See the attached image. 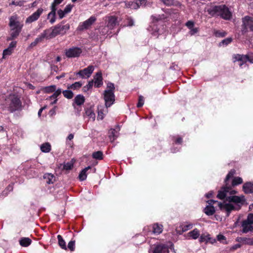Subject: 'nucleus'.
Here are the masks:
<instances>
[{
    "label": "nucleus",
    "instance_id": "obj_1",
    "mask_svg": "<svg viewBox=\"0 0 253 253\" xmlns=\"http://www.w3.org/2000/svg\"><path fill=\"white\" fill-rule=\"evenodd\" d=\"M9 26L10 27V34L7 37V41H12L17 38L22 31L23 24L20 23L17 16H12L9 18Z\"/></svg>",
    "mask_w": 253,
    "mask_h": 253
},
{
    "label": "nucleus",
    "instance_id": "obj_2",
    "mask_svg": "<svg viewBox=\"0 0 253 253\" xmlns=\"http://www.w3.org/2000/svg\"><path fill=\"white\" fill-rule=\"evenodd\" d=\"M210 14L212 16H220L225 20H229L232 17V13L225 5L214 6L212 8L208 10Z\"/></svg>",
    "mask_w": 253,
    "mask_h": 253
},
{
    "label": "nucleus",
    "instance_id": "obj_3",
    "mask_svg": "<svg viewBox=\"0 0 253 253\" xmlns=\"http://www.w3.org/2000/svg\"><path fill=\"white\" fill-rule=\"evenodd\" d=\"M69 29V24L66 23V21L63 20L59 24L49 29H51V31L48 33V37L52 39L58 35H64Z\"/></svg>",
    "mask_w": 253,
    "mask_h": 253
},
{
    "label": "nucleus",
    "instance_id": "obj_4",
    "mask_svg": "<svg viewBox=\"0 0 253 253\" xmlns=\"http://www.w3.org/2000/svg\"><path fill=\"white\" fill-rule=\"evenodd\" d=\"M6 106L11 113L21 110V102L15 95H10L6 100Z\"/></svg>",
    "mask_w": 253,
    "mask_h": 253
},
{
    "label": "nucleus",
    "instance_id": "obj_5",
    "mask_svg": "<svg viewBox=\"0 0 253 253\" xmlns=\"http://www.w3.org/2000/svg\"><path fill=\"white\" fill-rule=\"evenodd\" d=\"M242 25L241 31L243 34H245L248 31V29L253 32V19L246 16L242 18Z\"/></svg>",
    "mask_w": 253,
    "mask_h": 253
},
{
    "label": "nucleus",
    "instance_id": "obj_6",
    "mask_svg": "<svg viewBox=\"0 0 253 253\" xmlns=\"http://www.w3.org/2000/svg\"><path fill=\"white\" fill-rule=\"evenodd\" d=\"M104 99L105 102V106L106 108L110 107L115 101L114 92L111 90H105L104 91Z\"/></svg>",
    "mask_w": 253,
    "mask_h": 253
},
{
    "label": "nucleus",
    "instance_id": "obj_7",
    "mask_svg": "<svg viewBox=\"0 0 253 253\" xmlns=\"http://www.w3.org/2000/svg\"><path fill=\"white\" fill-rule=\"evenodd\" d=\"M82 49L78 47H72L65 50V54L68 58H76L80 56Z\"/></svg>",
    "mask_w": 253,
    "mask_h": 253
},
{
    "label": "nucleus",
    "instance_id": "obj_8",
    "mask_svg": "<svg viewBox=\"0 0 253 253\" xmlns=\"http://www.w3.org/2000/svg\"><path fill=\"white\" fill-rule=\"evenodd\" d=\"M96 20V18L95 17L91 16L89 19L81 23L78 27L77 30L83 31L88 29Z\"/></svg>",
    "mask_w": 253,
    "mask_h": 253
},
{
    "label": "nucleus",
    "instance_id": "obj_9",
    "mask_svg": "<svg viewBox=\"0 0 253 253\" xmlns=\"http://www.w3.org/2000/svg\"><path fill=\"white\" fill-rule=\"evenodd\" d=\"M218 206L221 211H226V216H229L231 211L235 210V206L231 204L226 203L225 202L218 203Z\"/></svg>",
    "mask_w": 253,
    "mask_h": 253
},
{
    "label": "nucleus",
    "instance_id": "obj_10",
    "mask_svg": "<svg viewBox=\"0 0 253 253\" xmlns=\"http://www.w3.org/2000/svg\"><path fill=\"white\" fill-rule=\"evenodd\" d=\"M232 188V186L230 185H227L225 184V185L222 186L221 189L218 191V194L216 197L220 200L225 199L229 190Z\"/></svg>",
    "mask_w": 253,
    "mask_h": 253
},
{
    "label": "nucleus",
    "instance_id": "obj_11",
    "mask_svg": "<svg viewBox=\"0 0 253 253\" xmlns=\"http://www.w3.org/2000/svg\"><path fill=\"white\" fill-rule=\"evenodd\" d=\"M43 10V9L42 8H39L35 12L26 19V23H30L38 20L42 13Z\"/></svg>",
    "mask_w": 253,
    "mask_h": 253
},
{
    "label": "nucleus",
    "instance_id": "obj_12",
    "mask_svg": "<svg viewBox=\"0 0 253 253\" xmlns=\"http://www.w3.org/2000/svg\"><path fill=\"white\" fill-rule=\"evenodd\" d=\"M94 66L90 65L87 68L84 69L83 70H80L77 75H80L81 77L84 78V76H87V78L89 77L91 74L92 73L94 70Z\"/></svg>",
    "mask_w": 253,
    "mask_h": 253
},
{
    "label": "nucleus",
    "instance_id": "obj_13",
    "mask_svg": "<svg viewBox=\"0 0 253 253\" xmlns=\"http://www.w3.org/2000/svg\"><path fill=\"white\" fill-rule=\"evenodd\" d=\"M118 24L117 18L115 16H110L108 17L107 27L109 29H113Z\"/></svg>",
    "mask_w": 253,
    "mask_h": 253
},
{
    "label": "nucleus",
    "instance_id": "obj_14",
    "mask_svg": "<svg viewBox=\"0 0 253 253\" xmlns=\"http://www.w3.org/2000/svg\"><path fill=\"white\" fill-rule=\"evenodd\" d=\"M93 82L94 85L96 87H99L103 84V78L101 72H98L94 76Z\"/></svg>",
    "mask_w": 253,
    "mask_h": 253
},
{
    "label": "nucleus",
    "instance_id": "obj_15",
    "mask_svg": "<svg viewBox=\"0 0 253 253\" xmlns=\"http://www.w3.org/2000/svg\"><path fill=\"white\" fill-rule=\"evenodd\" d=\"M51 31V29H46L45 30L43 33H42L41 35H40L38 38H37L34 41L36 44H38L39 42H42L44 38L46 39H50V38L48 37V33Z\"/></svg>",
    "mask_w": 253,
    "mask_h": 253
},
{
    "label": "nucleus",
    "instance_id": "obj_16",
    "mask_svg": "<svg viewBox=\"0 0 253 253\" xmlns=\"http://www.w3.org/2000/svg\"><path fill=\"white\" fill-rule=\"evenodd\" d=\"M169 252L168 247L165 245H157L153 251L154 253H169Z\"/></svg>",
    "mask_w": 253,
    "mask_h": 253
},
{
    "label": "nucleus",
    "instance_id": "obj_17",
    "mask_svg": "<svg viewBox=\"0 0 253 253\" xmlns=\"http://www.w3.org/2000/svg\"><path fill=\"white\" fill-rule=\"evenodd\" d=\"M243 189L246 194L253 193V183L248 182L243 186Z\"/></svg>",
    "mask_w": 253,
    "mask_h": 253
},
{
    "label": "nucleus",
    "instance_id": "obj_18",
    "mask_svg": "<svg viewBox=\"0 0 253 253\" xmlns=\"http://www.w3.org/2000/svg\"><path fill=\"white\" fill-rule=\"evenodd\" d=\"M74 103L78 106L83 104L85 101L84 97L81 94L77 95L74 99Z\"/></svg>",
    "mask_w": 253,
    "mask_h": 253
},
{
    "label": "nucleus",
    "instance_id": "obj_19",
    "mask_svg": "<svg viewBox=\"0 0 253 253\" xmlns=\"http://www.w3.org/2000/svg\"><path fill=\"white\" fill-rule=\"evenodd\" d=\"M88 169H91V167L88 166L83 169L80 173L79 178L80 180L84 181L86 179L87 177L86 172Z\"/></svg>",
    "mask_w": 253,
    "mask_h": 253
},
{
    "label": "nucleus",
    "instance_id": "obj_20",
    "mask_svg": "<svg viewBox=\"0 0 253 253\" xmlns=\"http://www.w3.org/2000/svg\"><path fill=\"white\" fill-rule=\"evenodd\" d=\"M32 241L29 238H22L19 241L20 245L22 247H28L31 244Z\"/></svg>",
    "mask_w": 253,
    "mask_h": 253
},
{
    "label": "nucleus",
    "instance_id": "obj_21",
    "mask_svg": "<svg viewBox=\"0 0 253 253\" xmlns=\"http://www.w3.org/2000/svg\"><path fill=\"white\" fill-rule=\"evenodd\" d=\"M250 224L247 222L243 220L242 223V226L243 227L242 232L246 233L250 231H252L251 228H253L252 226H249Z\"/></svg>",
    "mask_w": 253,
    "mask_h": 253
},
{
    "label": "nucleus",
    "instance_id": "obj_22",
    "mask_svg": "<svg viewBox=\"0 0 253 253\" xmlns=\"http://www.w3.org/2000/svg\"><path fill=\"white\" fill-rule=\"evenodd\" d=\"M41 150L44 153H48L51 150V146L48 142L42 144L41 146Z\"/></svg>",
    "mask_w": 253,
    "mask_h": 253
},
{
    "label": "nucleus",
    "instance_id": "obj_23",
    "mask_svg": "<svg viewBox=\"0 0 253 253\" xmlns=\"http://www.w3.org/2000/svg\"><path fill=\"white\" fill-rule=\"evenodd\" d=\"M57 239H58V244H59V246L62 249L66 250H67V247H66V243H65V241L63 240L62 237L61 235H58L57 236Z\"/></svg>",
    "mask_w": 253,
    "mask_h": 253
},
{
    "label": "nucleus",
    "instance_id": "obj_24",
    "mask_svg": "<svg viewBox=\"0 0 253 253\" xmlns=\"http://www.w3.org/2000/svg\"><path fill=\"white\" fill-rule=\"evenodd\" d=\"M242 183H243V180L241 177H235L232 180V184L230 185L231 186H232V188L233 187H234L235 186L240 184Z\"/></svg>",
    "mask_w": 253,
    "mask_h": 253
},
{
    "label": "nucleus",
    "instance_id": "obj_25",
    "mask_svg": "<svg viewBox=\"0 0 253 253\" xmlns=\"http://www.w3.org/2000/svg\"><path fill=\"white\" fill-rule=\"evenodd\" d=\"M126 6L131 9H136L139 8V4L134 1L126 2Z\"/></svg>",
    "mask_w": 253,
    "mask_h": 253
},
{
    "label": "nucleus",
    "instance_id": "obj_26",
    "mask_svg": "<svg viewBox=\"0 0 253 253\" xmlns=\"http://www.w3.org/2000/svg\"><path fill=\"white\" fill-rule=\"evenodd\" d=\"M235 170L234 169H231L229 173L226 175V177L224 180V183L225 184L227 185H229L228 183V181L230 178L233 177L234 175L235 174Z\"/></svg>",
    "mask_w": 253,
    "mask_h": 253
},
{
    "label": "nucleus",
    "instance_id": "obj_27",
    "mask_svg": "<svg viewBox=\"0 0 253 253\" xmlns=\"http://www.w3.org/2000/svg\"><path fill=\"white\" fill-rule=\"evenodd\" d=\"M163 226L162 225H159L157 223L153 225V232L154 233L160 234L162 233Z\"/></svg>",
    "mask_w": 253,
    "mask_h": 253
},
{
    "label": "nucleus",
    "instance_id": "obj_28",
    "mask_svg": "<svg viewBox=\"0 0 253 253\" xmlns=\"http://www.w3.org/2000/svg\"><path fill=\"white\" fill-rule=\"evenodd\" d=\"M92 156L94 159L101 160L103 159V153L101 151H98L93 153Z\"/></svg>",
    "mask_w": 253,
    "mask_h": 253
},
{
    "label": "nucleus",
    "instance_id": "obj_29",
    "mask_svg": "<svg viewBox=\"0 0 253 253\" xmlns=\"http://www.w3.org/2000/svg\"><path fill=\"white\" fill-rule=\"evenodd\" d=\"M64 96L67 99H71L73 97L74 94L73 92L69 89L65 90L62 91Z\"/></svg>",
    "mask_w": 253,
    "mask_h": 253
},
{
    "label": "nucleus",
    "instance_id": "obj_30",
    "mask_svg": "<svg viewBox=\"0 0 253 253\" xmlns=\"http://www.w3.org/2000/svg\"><path fill=\"white\" fill-rule=\"evenodd\" d=\"M215 208L213 206L209 205L207 206V215H212L215 213Z\"/></svg>",
    "mask_w": 253,
    "mask_h": 253
},
{
    "label": "nucleus",
    "instance_id": "obj_31",
    "mask_svg": "<svg viewBox=\"0 0 253 253\" xmlns=\"http://www.w3.org/2000/svg\"><path fill=\"white\" fill-rule=\"evenodd\" d=\"M189 234L190 236L192 237L194 239H196L200 235L199 232L197 229H195L193 231H190Z\"/></svg>",
    "mask_w": 253,
    "mask_h": 253
},
{
    "label": "nucleus",
    "instance_id": "obj_32",
    "mask_svg": "<svg viewBox=\"0 0 253 253\" xmlns=\"http://www.w3.org/2000/svg\"><path fill=\"white\" fill-rule=\"evenodd\" d=\"M85 114L90 118L92 119L93 121L95 120V114L94 113V112L91 110V109L89 108L86 109L85 111Z\"/></svg>",
    "mask_w": 253,
    "mask_h": 253
},
{
    "label": "nucleus",
    "instance_id": "obj_33",
    "mask_svg": "<svg viewBox=\"0 0 253 253\" xmlns=\"http://www.w3.org/2000/svg\"><path fill=\"white\" fill-rule=\"evenodd\" d=\"M232 41V38H227L226 39H225L223 40L220 42L219 43V46H222V45H227L230 43H231Z\"/></svg>",
    "mask_w": 253,
    "mask_h": 253
},
{
    "label": "nucleus",
    "instance_id": "obj_34",
    "mask_svg": "<svg viewBox=\"0 0 253 253\" xmlns=\"http://www.w3.org/2000/svg\"><path fill=\"white\" fill-rule=\"evenodd\" d=\"M217 241L224 244H227L226 238L222 234H219L216 237Z\"/></svg>",
    "mask_w": 253,
    "mask_h": 253
},
{
    "label": "nucleus",
    "instance_id": "obj_35",
    "mask_svg": "<svg viewBox=\"0 0 253 253\" xmlns=\"http://www.w3.org/2000/svg\"><path fill=\"white\" fill-rule=\"evenodd\" d=\"M93 83H94L93 80L90 81L87 85L84 86V87L83 88V91L84 92H86L89 89L91 88L93 86Z\"/></svg>",
    "mask_w": 253,
    "mask_h": 253
},
{
    "label": "nucleus",
    "instance_id": "obj_36",
    "mask_svg": "<svg viewBox=\"0 0 253 253\" xmlns=\"http://www.w3.org/2000/svg\"><path fill=\"white\" fill-rule=\"evenodd\" d=\"M82 85V84L80 82H75L71 84V89L74 90L80 88Z\"/></svg>",
    "mask_w": 253,
    "mask_h": 253
},
{
    "label": "nucleus",
    "instance_id": "obj_37",
    "mask_svg": "<svg viewBox=\"0 0 253 253\" xmlns=\"http://www.w3.org/2000/svg\"><path fill=\"white\" fill-rule=\"evenodd\" d=\"M53 177H54L53 175L50 174V173H47L44 175V178H47L48 180L46 181L47 183L50 184V183H53V182L52 181V179H53Z\"/></svg>",
    "mask_w": 253,
    "mask_h": 253
},
{
    "label": "nucleus",
    "instance_id": "obj_38",
    "mask_svg": "<svg viewBox=\"0 0 253 253\" xmlns=\"http://www.w3.org/2000/svg\"><path fill=\"white\" fill-rule=\"evenodd\" d=\"M56 89V86L52 85L49 86H47L45 88V91L47 93H50L54 92Z\"/></svg>",
    "mask_w": 253,
    "mask_h": 253
},
{
    "label": "nucleus",
    "instance_id": "obj_39",
    "mask_svg": "<svg viewBox=\"0 0 253 253\" xmlns=\"http://www.w3.org/2000/svg\"><path fill=\"white\" fill-rule=\"evenodd\" d=\"M244 244L250 246H253V238L245 237Z\"/></svg>",
    "mask_w": 253,
    "mask_h": 253
},
{
    "label": "nucleus",
    "instance_id": "obj_40",
    "mask_svg": "<svg viewBox=\"0 0 253 253\" xmlns=\"http://www.w3.org/2000/svg\"><path fill=\"white\" fill-rule=\"evenodd\" d=\"M12 50L8 47L5 49L3 51V58H5L6 56L10 55L12 53Z\"/></svg>",
    "mask_w": 253,
    "mask_h": 253
},
{
    "label": "nucleus",
    "instance_id": "obj_41",
    "mask_svg": "<svg viewBox=\"0 0 253 253\" xmlns=\"http://www.w3.org/2000/svg\"><path fill=\"white\" fill-rule=\"evenodd\" d=\"M73 167V164L72 162H67L64 164L63 166V169L66 170H70Z\"/></svg>",
    "mask_w": 253,
    "mask_h": 253
},
{
    "label": "nucleus",
    "instance_id": "obj_42",
    "mask_svg": "<svg viewBox=\"0 0 253 253\" xmlns=\"http://www.w3.org/2000/svg\"><path fill=\"white\" fill-rule=\"evenodd\" d=\"M244 221L247 222L250 225L253 224V213H249L248 215L247 219Z\"/></svg>",
    "mask_w": 253,
    "mask_h": 253
},
{
    "label": "nucleus",
    "instance_id": "obj_43",
    "mask_svg": "<svg viewBox=\"0 0 253 253\" xmlns=\"http://www.w3.org/2000/svg\"><path fill=\"white\" fill-rule=\"evenodd\" d=\"M75 241H71L68 244V248L71 251H74L75 250Z\"/></svg>",
    "mask_w": 253,
    "mask_h": 253
},
{
    "label": "nucleus",
    "instance_id": "obj_44",
    "mask_svg": "<svg viewBox=\"0 0 253 253\" xmlns=\"http://www.w3.org/2000/svg\"><path fill=\"white\" fill-rule=\"evenodd\" d=\"M227 33L225 31H215L214 35L216 37H224L226 35Z\"/></svg>",
    "mask_w": 253,
    "mask_h": 253
},
{
    "label": "nucleus",
    "instance_id": "obj_45",
    "mask_svg": "<svg viewBox=\"0 0 253 253\" xmlns=\"http://www.w3.org/2000/svg\"><path fill=\"white\" fill-rule=\"evenodd\" d=\"M55 16L56 14H54V13L52 14L51 12H49L48 14L47 15V18L49 19L50 17L51 16V19L49 20V22L51 24H53L55 21Z\"/></svg>",
    "mask_w": 253,
    "mask_h": 253
},
{
    "label": "nucleus",
    "instance_id": "obj_46",
    "mask_svg": "<svg viewBox=\"0 0 253 253\" xmlns=\"http://www.w3.org/2000/svg\"><path fill=\"white\" fill-rule=\"evenodd\" d=\"M61 89H58L57 90L55 89L54 93L49 97L50 98H56L58 95H59L61 93Z\"/></svg>",
    "mask_w": 253,
    "mask_h": 253
},
{
    "label": "nucleus",
    "instance_id": "obj_47",
    "mask_svg": "<svg viewBox=\"0 0 253 253\" xmlns=\"http://www.w3.org/2000/svg\"><path fill=\"white\" fill-rule=\"evenodd\" d=\"M144 104V97L142 95L139 96L138 102L137 104V107L140 108Z\"/></svg>",
    "mask_w": 253,
    "mask_h": 253
},
{
    "label": "nucleus",
    "instance_id": "obj_48",
    "mask_svg": "<svg viewBox=\"0 0 253 253\" xmlns=\"http://www.w3.org/2000/svg\"><path fill=\"white\" fill-rule=\"evenodd\" d=\"M232 202L235 203H240L242 201L241 198L237 196H232Z\"/></svg>",
    "mask_w": 253,
    "mask_h": 253
},
{
    "label": "nucleus",
    "instance_id": "obj_49",
    "mask_svg": "<svg viewBox=\"0 0 253 253\" xmlns=\"http://www.w3.org/2000/svg\"><path fill=\"white\" fill-rule=\"evenodd\" d=\"M25 2H26V1H25V0H19L18 1H12V2L11 3H10V5L22 6L24 4V3Z\"/></svg>",
    "mask_w": 253,
    "mask_h": 253
},
{
    "label": "nucleus",
    "instance_id": "obj_50",
    "mask_svg": "<svg viewBox=\"0 0 253 253\" xmlns=\"http://www.w3.org/2000/svg\"><path fill=\"white\" fill-rule=\"evenodd\" d=\"M242 57L241 59V63L240 64V66H241L244 63H246L247 61V59H248V55H242Z\"/></svg>",
    "mask_w": 253,
    "mask_h": 253
},
{
    "label": "nucleus",
    "instance_id": "obj_51",
    "mask_svg": "<svg viewBox=\"0 0 253 253\" xmlns=\"http://www.w3.org/2000/svg\"><path fill=\"white\" fill-rule=\"evenodd\" d=\"M73 7V5L71 4L67 5L64 9V13H66V14L69 13L71 11Z\"/></svg>",
    "mask_w": 253,
    "mask_h": 253
},
{
    "label": "nucleus",
    "instance_id": "obj_52",
    "mask_svg": "<svg viewBox=\"0 0 253 253\" xmlns=\"http://www.w3.org/2000/svg\"><path fill=\"white\" fill-rule=\"evenodd\" d=\"M207 242H210L211 244H213L216 242V240L214 238L210 237V235L208 234L207 235Z\"/></svg>",
    "mask_w": 253,
    "mask_h": 253
},
{
    "label": "nucleus",
    "instance_id": "obj_53",
    "mask_svg": "<svg viewBox=\"0 0 253 253\" xmlns=\"http://www.w3.org/2000/svg\"><path fill=\"white\" fill-rule=\"evenodd\" d=\"M107 87L108 88L107 90H110L111 89L112 92H114L115 86H114V84L111 83H109L107 84Z\"/></svg>",
    "mask_w": 253,
    "mask_h": 253
},
{
    "label": "nucleus",
    "instance_id": "obj_54",
    "mask_svg": "<svg viewBox=\"0 0 253 253\" xmlns=\"http://www.w3.org/2000/svg\"><path fill=\"white\" fill-rule=\"evenodd\" d=\"M57 13L59 15V17L60 19L63 18L65 16V15L66 14V13H64V10H62L61 9L58 10L57 11Z\"/></svg>",
    "mask_w": 253,
    "mask_h": 253
},
{
    "label": "nucleus",
    "instance_id": "obj_55",
    "mask_svg": "<svg viewBox=\"0 0 253 253\" xmlns=\"http://www.w3.org/2000/svg\"><path fill=\"white\" fill-rule=\"evenodd\" d=\"M58 5V4H56L54 2H53L51 4V13L52 14H53L54 13V14H56V6Z\"/></svg>",
    "mask_w": 253,
    "mask_h": 253
},
{
    "label": "nucleus",
    "instance_id": "obj_56",
    "mask_svg": "<svg viewBox=\"0 0 253 253\" xmlns=\"http://www.w3.org/2000/svg\"><path fill=\"white\" fill-rule=\"evenodd\" d=\"M185 25L189 29H190L194 27V23L192 21H188L186 22Z\"/></svg>",
    "mask_w": 253,
    "mask_h": 253
},
{
    "label": "nucleus",
    "instance_id": "obj_57",
    "mask_svg": "<svg viewBox=\"0 0 253 253\" xmlns=\"http://www.w3.org/2000/svg\"><path fill=\"white\" fill-rule=\"evenodd\" d=\"M98 111L97 119L101 120L104 118L103 111L101 110H99L98 108Z\"/></svg>",
    "mask_w": 253,
    "mask_h": 253
},
{
    "label": "nucleus",
    "instance_id": "obj_58",
    "mask_svg": "<svg viewBox=\"0 0 253 253\" xmlns=\"http://www.w3.org/2000/svg\"><path fill=\"white\" fill-rule=\"evenodd\" d=\"M16 43H17V42H16V41H12V42H11L10 43L8 48H10V49L13 50V48L16 47Z\"/></svg>",
    "mask_w": 253,
    "mask_h": 253
},
{
    "label": "nucleus",
    "instance_id": "obj_59",
    "mask_svg": "<svg viewBox=\"0 0 253 253\" xmlns=\"http://www.w3.org/2000/svg\"><path fill=\"white\" fill-rule=\"evenodd\" d=\"M127 25L128 26H132L134 25V21L131 18L128 17L127 18Z\"/></svg>",
    "mask_w": 253,
    "mask_h": 253
},
{
    "label": "nucleus",
    "instance_id": "obj_60",
    "mask_svg": "<svg viewBox=\"0 0 253 253\" xmlns=\"http://www.w3.org/2000/svg\"><path fill=\"white\" fill-rule=\"evenodd\" d=\"M163 2L166 5H170L173 4V0H164Z\"/></svg>",
    "mask_w": 253,
    "mask_h": 253
},
{
    "label": "nucleus",
    "instance_id": "obj_61",
    "mask_svg": "<svg viewBox=\"0 0 253 253\" xmlns=\"http://www.w3.org/2000/svg\"><path fill=\"white\" fill-rule=\"evenodd\" d=\"M242 57V55L241 54H237L236 55H235L234 56V58L235 59L234 62H235L236 61H241Z\"/></svg>",
    "mask_w": 253,
    "mask_h": 253
},
{
    "label": "nucleus",
    "instance_id": "obj_62",
    "mask_svg": "<svg viewBox=\"0 0 253 253\" xmlns=\"http://www.w3.org/2000/svg\"><path fill=\"white\" fill-rule=\"evenodd\" d=\"M247 55L248 56V59H247V61L251 63H253V54L251 53V54Z\"/></svg>",
    "mask_w": 253,
    "mask_h": 253
},
{
    "label": "nucleus",
    "instance_id": "obj_63",
    "mask_svg": "<svg viewBox=\"0 0 253 253\" xmlns=\"http://www.w3.org/2000/svg\"><path fill=\"white\" fill-rule=\"evenodd\" d=\"M220 202H218L217 201L213 200H210L208 201H207V203H208L209 205H211L214 204H217L218 205V203H220Z\"/></svg>",
    "mask_w": 253,
    "mask_h": 253
},
{
    "label": "nucleus",
    "instance_id": "obj_64",
    "mask_svg": "<svg viewBox=\"0 0 253 253\" xmlns=\"http://www.w3.org/2000/svg\"><path fill=\"white\" fill-rule=\"evenodd\" d=\"M190 34L191 35H193L196 34L198 32L197 28H194V27L193 28L190 29Z\"/></svg>",
    "mask_w": 253,
    "mask_h": 253
}]
</instances>
